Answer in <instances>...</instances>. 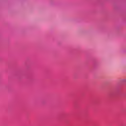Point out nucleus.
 Listing matches in <instances>:
<instances>
[{
	"label": "nucleus",
	"mask_w": 126,
	"mask_h": 126,
	"mask_svg": "<svg viewBox=\"0 0 126 126\" xmlns=\"http://www.w3.org/2000/svg\"><path fill=\"white\" fill-rule=\"evenodd\" d=\"M122 82H126V79H123L122 80Z\"/></svg>",
	"instance_id": "nucleus-1"
}]
</instances>
